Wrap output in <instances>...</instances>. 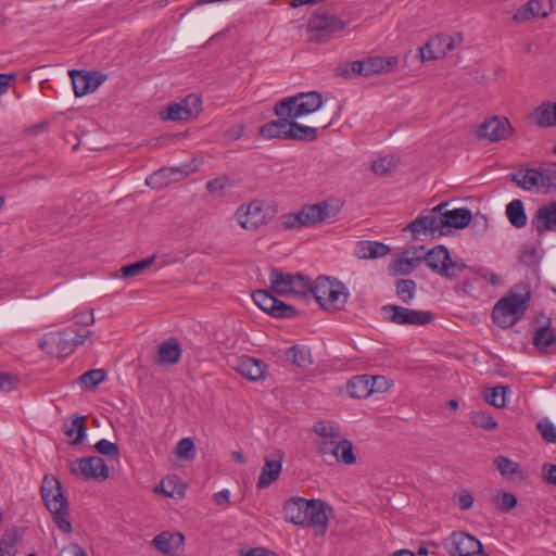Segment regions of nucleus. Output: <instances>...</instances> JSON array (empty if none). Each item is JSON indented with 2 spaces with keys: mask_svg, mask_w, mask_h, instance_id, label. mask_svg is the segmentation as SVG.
I'll return each mask as SVG.
<instances>
[{
  "mask_svg": "<svg viewBox=\"0 0 556 556\" xmlns=\"http://www.w3.org/2000/svg\"><path fill=\"white\" fill-rule=\"evenodd\" d=\"M506 216L510 224L516 228H522L527 224V215L523 202L519 199L513 200L506 206Z\"/></svg>",
  "mask_w": 556,
  "mask_h": 556,
  "instance_id": "58836bf2",
  "label": "nucleus"
},
{
  "mask_svg": "<svg viewBox=\"0 0 556 556\" xmlns=\"http://www.w3.org/2000/svg\"><path fill=\"white\" fill-rule=\"evenodd\" d=\"M492 502L500 511L508 513L516 507L517 497L510 492L497 491Z\"/></svg>",
  "mask_w": 556,
  "mask_h": 556,
  "instance_id": "8fccbe9b",
  "label": "nucleus"
},
{
  "mask_svg": "<svg viewBox=\"0 0 556 556\" xmlns=\"http://www.w3.org/2000/svg\"><path fill=\"white\" fill-rule=\"evenodd\" d=\"M390 247L379 241H361L357 243L355 255L361 260H374L386 256Z\"/></svg>",
  "mask_w": 556,
  "mask_h": 556,
  "instance_id": "2f4dec72",
  "label": "nucleus"
},
{
  "mask_svg": "<svg viewBox=\"0 0 556 556\" xmlns=\"http://www.w3.org/2000/svg\"><path fill=\"white\" fill-rule=\"evenodd\" d=\"M542 476L547 483L556 485V465L544 464L542 466Z\"/></svg>",
  "mask_w": 556,
  "mask_h": 556,
  "instance_id": "680f3d73",
  "label": "nucleus"
},
{
  "mask_svg": "<svg viewBox=\"0 0 556 556\" xmlns=\"http://www.w3.org/2000/svg\"><path fill=\"white\" fill-rule=\"evenodd\" d=\"M513 126L506 117L493 116L485 119L478 128L476 135L479 139L491 142L507 140L513 135Z\"/></svg>",
  "mask_w": 556,
  "mask_h": 556,
  "instance_id": "dca6fc26",
  "label": "nucleus"
},
{
  "mask_svg": "<svg viewBox=\"0 0 556 556\" xmlns=\"http://www.w3.org/2000/svg\"><path fill=\"white\" fill-rule=\"evenodd\" d=\"M530 298L531 292L527 285L514 286L508 294L494 305L492 312L494 324L502 328L514 326L528 311Z\"/></svg>",
  "mask_w": 556,
  "mask_h": 556,
  "instance_id": "f03ea898",
  "label": "nucleus"
},
{
  "mask_svg": "<svg viewBox=\"0 0 556 556\" xmlns=\"http://www.w3.org/2000/svg\"><path fill=\"white\" fill-rule=\"evenodd\" d=\"M71 472L85 479H106L110 469L99 456L81 457L71 463Z\"/></svg>",
  "mask_w": 556,
  "mask_h": 556,
  "instance_id": "2eb2a0df",
  "label": "nucleus"
},
{
  "mask_svg": "<svg viewBox=\"0 0 556 556\" xmlns=\"http://www.w3.org/2000/svg\"><path fill=\"white\" fill-rule=\"evenodd\" d=\"M282 468V453H278L276 459L265 458V464L257 480V488L265 489L276 481Z\"/></svg>",
  "mask_w": 556,
  "mask_h": 556,
  "instance_id": "c756f323",
  "label": "nucleus"
},
{
  "mask_svg": "<svg viewBox=\"0 0 556 556\" xmlns=\"http://www.w3.org/2000/svg\"><path fill=\"white\" fill-rule=\"evenodd\" d=\"M395 289L399 299L409 304L416 295L417 283L413 279H400L395 282Z\"/></svg>",
  "mask_w": 556,
  "mask_h": 556,
  "instance_id": "c03bdc74",
  "label": "nucleus"
},
{
  "mask_svg": "<svg viewBox=\"0 0 556 556\" xmlns=\"http://www.w3.org/2000/svg\"><path fill=\"white\" fill-rule=\"evenodd\" d=\"M279 119L271 121L264 124L260 128V135L265 139H282L290 140L288 134L290 131V124L293 117L278 116Z\"/></svg>",
  "mask_w": 556,
  "mask_h": 556,
  "instance_id": "c85d7f7f",
  "label": "nucleus"
},
{
  "mask_svg": "<svg viewBox=\"0 0 556 556\" xmlns=\"http://www.w3.org/2000/svg\"><path fill=\"white\" fill-rule=\"evenodd\" d=\"M348 392L355 399L367 397L374 392V382L368 375L355 376L348 382Z\"/></svg>",
  "mask_w": 556,
  "mask_h": 556,
  "instance_id": "72a5a7b5",
  "label": "nucleus"
},
{
  "mask_svg": "<svg viewBox=\"0 0 556 556\" xmlns=\"http://www.w3.org/2000/svg\"><path fill=\"white\" fill-rule=\"evenodd\" d=\"M343 202L339 199H326L314 204H305L298 212L283 214L279 217L283 230L315 227L328 220H336Z\"/></svg>",
  "mask_w": 556,
  "mask_h": 556,
  "instance_id": "f257e3e1",
  "label": "nucleus"
},
{
  "mask_svg": "<svg viewBox=\"0 0 556 556\" xmlns=\"http://www.w3.org/2000/svg\"><path fill=\"white\" fill-rule=\"evenodd\" d=\"M178 174L180 177H185L188 175V172H182L179 167H169V168H162L159 172H155L153 175H151L147 179V184L152 187L161 188L163 186H167L170 184L172 179L169 178L170 175Z\"/></svg>",
  "mask_w": 556,
  "mask_h": 556,
  "instance_id": "ea45409f",
  "label": "nucleus"
},
{
  "mask_svg": "<svg viewBox=\"0 0 556 556\" xmlns=\"http://www.w3.org/2000/svg\"><path fill=\"white\" fill-rule=\"evenodd\" d=\"M542 438L548 443H556V427L547 419L538 422Z\"/></svg>",
  "mask_w": 556,
  "mask_h": 556,
  "instance_id": "13d9d810",
  "label": "nucleus"
},
{
  "mask_svg": "<svg viewBox=\"0 0 556 556\" xmlns=\"http://www.w3.org/2000/svg\"><path fill=\"white\" fill-rule=\"evenodd\" d=\"M552 10L549 0H530L527 4L517 10L513 16L517 23L527 22L535 17H546Z\"/></svg>",
  "mask_w": 556,
  "mask_h": 556,
  "instance_id": "393cba45",
  "label": "nucleus"
},
{
  "mask_svg": "<svg viewBox=\"0 0 556 556\" xmlns=\"http://www.w3.org/2000/svg\"><path fill=\"white\" fill-rule=\"evenodd\" d=\"M470 421L475 427L485 431H492L497 428L496 420L484 410H472L470 413Z\"/></svg>",
  "mask_w": 556,
  "mask_h": 556,
  "instance_id": "de8ad7c7",
  "label": "nucleus"
},
{
  "mask_svg": "<svg viewBox=\"0 0 556 556\" xmlns=\"http://www.w3.org/2000/svg\"><path fill=\"white\" fill-rule=\"evenodd\" d=\"M202 111V100L198 94L191 93L184 100L173 103L161 113L163 121L182 122L198 116Z\"/></svg>",
  "mask_w": 556,
  "mask_h": 556,
  "instance_id": "ddd939ff",
  "label": "nucleus"
},
{
  "mask_svg": "<svg viewBox=\"0 0 556 556\" xmlns=\"http://www.w3.org/2000/svg\"><path fill=\"white\" fill-rule=\"evenodd\" d=\"M441 231H445V228H465L472 219L471 211L467 207H459L450 211L438 212Z\"/></svg>",
  "mask_w": 556,
  "mask_h": 556,
  "instance_id": "b1692460",
  "label": "nucleus"
},
{
  "mask_svg": "<svg viewBox=\"0 0 556 556\" xmlns=\"http://www.w3.org/2000/svg\"><path fill=\"white\" fill-rule=\"evenodd\" d=\"M311 293L318 304L327 311L342 309L350 298L344 283L325 276H319L314 282L311 281Z\"/></svg>",
  "mask_w": 556,
  "mask_h": 556,
  "instance_id": "20e7f679",
  "label": "nucleus"
},
{
  "mask_svg": "<svg viewBox=\"0 0 556 556\" xmlns=\"http://www.w3.org/2000/svg\"><path fill=\"white\" fill-rule=\"evenodd\" d=\"M156 260V254H153L139 262L125 265L119 269V275L123 278H132L141 275L146 269L150 268Z\"/></svg>",
  "mask_w": 556,
  "mask_h": 556,
  "instance_id": "37998d69",
  "label": "nucleus"
},
{
  "mask_svg": "<svg viewBox=\"0 0 556 556\" xmlns=\"http://www.w3.org/2000/svg\"><path fill=\"white\" fill-rule=\"evenodd\" d=\"M265 364L256 358L243 356L240 358L237 370L244 378L256 381L264 377Z\"/></svg>",
  "mask_w": 556,
  "mask_h": 556,
  "instance_id": "473e14b6",
  "label": "nucleus"
},
{
  "mask_svg": "<svg viewBox=\"0 0 556 556\" xmlns=\"http://www.w3.org/2000/svg\"><path fill=\"white\" fill-rule=\"evenodd\" d=\"M444 206H446L445 203L437 205L430 214L418 216L410 222L405 229L410 230L415 239H417L421 233L443 236L445 231H441L438 212Z\"/></svg>",
  "mask_w": 556,
  "mask_h": 556,
  "instance_id": "a211bd4d",
  "label": "nucleus"
},
{
  "mask_svg": "<svg viewBox=\"0 0 556 556\" xmlns=\"http://www.w3.org/2000/svg\"><path fill=\"white\" fill-rule=\"evenodd\" d=\"M536 124L542 127L556 125V101L542 103L534 112Z\"/></svg>",
  "mask_w": 556,
  "mask_h": 556,
  "instance_id": "a19ab883",
  "label": "nucleus"
},
{
  "mask_svg": "<svg viewBox=\"0 0 556 556\" xmlns=\"http://www.w3.org/2000/svg\"><path fill=\"white\" fill-rule=\"evenodd\" d=\"M519 260L522 264L527 266H533L539 261L538 250L531 245L522 247V250L519 255Z\"/></svg>",
  "mask_w": 556,
  "mask_h": 556,
  "instance_id": "bf43d9fd",
  "label": "nucleus"
},
{
  "mask_svg": "<svg viewBox=\"0 0 556 556\" xmlns=\"http://www.w3.org/2000/svg\"><path fill=\"white\" fill-rule=\"evenodd\" d=\"M472 505H473V496L471 495V493L466 490L462 491L459 494V497H458L459 508L463 510H468L472 507Z\"/></svg>",
  "mask_w": 556,
  "mask_h": 556,
  "instance_id": "338daca9",
  "label": "nucleus"
},
{
  "mask_svg": "<svg viewBox=\"0 0 556 556\" xmlns=\"http://www.w3.org/2000/svg\"><path fill=\"white\" fill-rule=\"evenodd\" d=\"M186 536L180 532L163 531L151 544L162 554L168 556L181 555L185 551Z\"/></svg>",
  "mask_w": 556,
  "mask_h": 556,
  "instance_id": "aec40b11",
  "label": "nucleus"
},
{
  "mask_svg": "<svg viewBox=\"0 0 556 556\" xmlns=\"http://www.w3.org/2000/svg\"><path fill=\"white\" fill-rule=\"evenodd\" d=\"M85 422V416H76L72 419L71 425H65L64 432L71 439L70 443L72 445L81 444L86 439L87 429Z\"/></svg>",
  "mask_w": 556,
  "mask_h": 556,
  "instance_id": "e433bc0d",
  "label": "nucleus"
},
{
  "mask_svg": "<svg viewBox=\"0 0 556 556\" xmlns=\"http://www.w3.org/2000/svg\"><path fill=\"white\" fill-rule=\"evenodd\" d=\"M270 290H255L252 293L254 303L275 318H292L296 315L294 306L278 300Z\"/></svg>",
  "mask_w": 556,
  "mask_h": 556,
  "instance_id": "9b49d317",
  "label": "nucleus"
},
{
  "mask_svg": "<svg viewBox=\"0 0 556 556\" xmlns=\"http://www.w3.org/2000/svg\"><path fill=\"white\" fill-rule=\"evenodd\" d=\"M321 105L323 97L319 92H300L277 102L274 111L277 116H289L295 119L316 112Z\"/></svg>",
  "mask_w": 556,
  "mask_h": 556,
  "instance_id": "39448f33",
  "label": "nucleus"
},
{
  "mask_svg": "<svg viewBox=\"0 0 556 556\" xmlns=\"http://www.w3.org/2000/svg\"><path fill=\"white\" fill-rule=\"evenodd\" d=\"M508 387H494L488 389L484 393V401L496 408H503L506 406V393Z\"/></svg>",
  "mask_w": 556,
  "mask_h": 556,
  "instance_id": "09e8293b",
  "label": "nucleus"
},
{
  "mask_svg": "<svg viewBox=\"0 0 556 556\" xmlns=\"http://www.w3.org/2000/svg\"><path fill=\"white\" fill-rule=\"evenodd\" d=\"M556 343V332L551 327V320L547 325L540 326L533 336V345L540 351L545 352L551 345Z\"/></svg>",
  "mask_w": 556,
  "mask_h": 556,
  "instance_id": "c9c22d12",
  "label": "nucleus"
},
{
  "mask_svg": "<svg viewBox=\"0 0 556 556\" xmlns=\"http://www.w3.org/2000/svg\"><path fill=\"white\" fill-rule=\"evenodd\" d=\"M425 247H409L405 249L391 265L392 269L401 275H409L424 262Z\"/></svg>",
  "mask_w": 556,
  "mask_h": 556,
  "instance_id": "412c9836",
  "label": "nucleus"
},
{
  "mask_svg": "<svg viewBox=\"0 0 556 556\" xmlns=\"http://www.w3.org/2000/svg\"><path fill=\"white\" fill-rule=\"evenodd\" d=\"M181 348L176 338L164 341L159 345L157 361L160 365H176L181 357Z\"/></svg>",
  "mask_w": 556,
  "mask_h": 556,
  "instance_id": "7c9ffc66",
  "label": "nucleus"
},
{
  "mask_svg": "<svg viewBox=\"0 0 556 556\" xmlns=\"http://www.w3.org/2000/svg\"><path fill=\"white\" fill-rule=\"evenodd\" d=\"M313 431L319 438L316 445L317 452L321 455L331 454L336 444L342 438L339 425L329 420L316 421Z\"/></svg>",
  "mask_w": 556,
  "mask_h": 556,
  "instance_id": "4468645a",
  "label": "nucleus"
},
{
  "mask_svg": "<svg viewBox=\"0 0 556 556\" xmlns=\"http://www.w3.org/2000/svg\"><path fill=\"white\" fill-rule=\"evenodd\" d=\"M424 262L428 267L447 279H454L466 268L465 264L452 261L450 251L444 245H437L429 251H425Z\"/></svg>",
  "mask_w": 556,
  "mask_h": 556,
  "instance_id": "0eeeda50",
  "label": "nucleus"
},
{
  "mask_svg": "<svg viewBox=\"0 0 556 556\" xmlns=\"http://www.w3.org/2000/svg\"><path fill=\"white\" fill-rule=\"evenodd\" d=\"M106 372L104 369H91L79 377V381L86 388H94L104 381Z\"/></svg>",
  "mask_w": 556,
  "mask_h": 556,
  "instance_id": "6e6d98bb",
  "label": "nucleus"
},
{
  "mask_svg": "<svg viewBox=\"0 0 556 556\" xmlns=\"http://www.w3.org/2000/svg\"><path fill=\"white\" fill-rule=\"evenodd\" d=\"M345 26L346 23L334 14L314 13L308 20V29L316 34L312 40L317 42L328 41L332 35L342 31Z\"/></svg>",
  "mask_w": 556,
  "mask_h": 556,
  "instance_id": "1a4fd4ad",
  "label": "nucleus"
},
{
  "mask_svg": "<svg viewBox=\"0 0 556 556\" xmlns=\"http://www.w3.org/2000/svg\"><path fill=\"white\" fill-rule=\"evenodd\" d=\"M93 323H94V317H93V313L91 311V312H88V313H80V314L76 315L75 316L74 325L76 327L79 326V327L88 328Z\"/></svg>",
  "mask_w": 556,
  "mask_h": 556,
  "instance_id": "0e129e2a",
  "label": "nucleus"
},
{
  "mask_svg": "<svg viewBox=\"0 0 556 556\" xmlns=\"http://www.w3.org/2000/svg\"><path fill=\"white\" fill-rule=\"evenodd\" d=\"M463 43V35H438L430 38L424 47L419 48L421 61L439 60L447 55Z\"/></svg>",
  "mask_w": 556,
  "mask_h": 556,
  "instance_id": "9d476101",
  "label": "nucleus"
},
{
  "mask_svg": "<svg viewBox=\"0 0 556 556\" xmlns=\"http://www.w3.org/2000/svg\"><path fill=\"white\" fill-rule=\"evenodd\" d=\"M45 506L52 515L53 522L59 530L71 533L73 528L70 521L68 502L63 494L61 482L53 476L46 475L40 489Z\"/></svg>",
  "mask_w": 556,
  "mask_h": 556,
  "instance_id": "7ed1b4c3",
  "label": "nucleus"
},
{
  "mask_svg": "<svg viewBox=\"0 0 556 556\" xmlns=\"http://www.w3.org/2000/svg\"><path fill=\"white\" fill-rule=\"evenodd\" d=\"M96 450L99 454L118 458L119 457V447L116 443H113L109 440L102 439L96 444Z\"/></svg>",
  "mask_w": 556,
  "mask_h": 556,
  "instance_id": "4d7b16f0",
  "label": "nucleus"
},
{
  "mask_svg": "<svg viewBox=\"0 0 556 556\" xmlns=\"http://www.w3.org/2000/svg\"><path fill=\"white\" fill-rule=\"evenodd\" d=\"M269 282L270 291L280 296L309 294L311 280L302 274H285L278 268H271Z\"/></svg>",
  "mask_w": 556,
  "mask_h": 556,
  "instance_id": "423d86ee",
  "label": "nucleus"
},
{
  "mask_svg": "<svg viewBox=\"0 0 556 556\" xmlns=\"http://www.w3.org/2000/svg\"><path fill=\"white\" fill-rule=\"evenodd\" d=\"M308 504L312 506L307 509V522L305 526L314 527L317 535H324L327 531V513L332 511V508L321 500H309Z\"/></svg>",
  "mask_w": 556,
  "mask_h": 556,
  "instance_id": "4be33fe9",
  "label": "nucleus"
},
{
  "mask_svg": "<svg viewBox=\"0 0 556 556\" xmlns=\"http://www.w3.org/2000/svg\"><path fill=\"white\" fill-rule=\"evenodd\" d=\"M365 66V77H369L378 74L390 73L395 70L400 63L399 56L396 55H375L368 56L363 60Z\"/></svg>",
  "mask_w": 556,
  "mask_h": 556,
  "instance_id": "bb28decb",
  "label": "nucleus"
},
{
  "mask_svg": "<svg viewBox=\"0 0 556 556\" xmlns=\"http://www.w3.org/2000/svg\"><path fill=\"white\" fill-rule=\"evenodd\" d=\"M68 74L72 78L74 93L79 98L96 91L106 79L105 75L98 72L72 70Z\"/></svg>",
  "mask_w": 556,
  "mask_h": 556,
  "instance_id": "f3484780",
  "label": "nucleus"
},
{
  "mask_svg": "<svg viewBox=\"0 0 556 556\" xmlns=\"http://www.w3.org/2000/svg\"><path fill=\"white\" fill-rule=\"evenodd\" d=\"M244 134V125L238 124L228 128L225 132V139L228 141H236Z\"/></svg>",
  "mask_w": 556,
  "mask_h": 556,
  "instance_id": "e2e57ef3",
  "label": "nucleus"
},
{
  "mask_svg": "<svg viewBox=\"0 0 556 556\" xmlns=\"http://www.w3.org/2000/svg\"><path fill=\"white\" fill-rule=\"evenodd\" d=\"M290 131L288 134L290 140H299L304 142H312L317 138V128L301 125L294 119H291Z\"/></svg>",
  "mask_w": 556,
  "mask_h": 556,
  "instance_id": "79ce46f5",
  "label": "nucleus"
},
{
  "mask_svg": "<svg viewBox=\"0 0 556 556\" xmlns=\"http://www.w3.org/2000/svg\"><path fill=\"white\" fill-rule=\"evenodd\" d=\"M17 378L14 375L5 374L0 371V390L11 391L15 388Z\"/></svg>",
  "mask_w": 556,
  "mask_h": 556,
  "instance_id": "052dcab7",
  "label": "nucleus"
},
{
  "mask_svg": "<svg viewBox=\"0 0 556 556\" xmlns=\"http://www.w3.org/2000/svg\"><path fill=\"white\" fill-rule=\"evenodd\" d=\"M176 455L180 459L192 460L195 457V445L191 438L181 439L176 445Z\"/></svg>",
  "mask_w": 556,
  "mask_h": 556,
  "instance_id": "5fc2aeb1",
  "label": "nucleus"
},
{
  "mask_svg": "<svg viewBox=\"0 0 556 556\" xmlns=\"http://www.w3.org/2000/svg\"><path fill=\"white\" fill-rule=\"evenodd\" d=\"M287 358L300 368H307L312 364L309 350L303 346H292L287 353Z\"/></svg>",
  "mask_w": 556,
  "mask_h": 556,
  "instance_id": "49530a36",
  "label": "nucleus"
},
{
  "mask_svg": "<svg viewBox=\"0 0 556 556\" xmlns=\"http://www.w3.org/2000/svg\"><path fill=\"white\" fill-rule=\"evenodd\" d=\"M330 455L334 456L337 462L345 465H353L356 463V457L353 452V444L348 439L341 438Z\"/></svg>",
  "mask_w": 556,
  "mask_h": 556,
  "instance_id": "4c0bfd02",
  "label": "nucleus"
},
{
  "mask_svg": "<svg viewBox=\"0 0 556 556\" xmlns=\"http://www.w3.org/2000/svg\"><path fill=\"white\" fill-rule=\"evenodd\" d=\"M507 179L523 190H532L534 187L547 186L544 179V173L540 169L529 168L525 173L519 170L517 173L509 174Z\"/></svg>",
  "mask_w": 556,
  "mask_h": 556,
  "instance_id": "cd10ccee",
  "label": "nucleus"
},
{
  "mask_svg": "<svg viewBox=\"0 0 556 556\" xmlns=\"http://www.w3.org/2000/svg\"><path fill=\"white\" fill-rule=\"evenodd\" d=\"M450 556L485 555L482 543L466 532H453L445 541Z\"/></svg>",
  "mask_w": 556,
  "mask_h": 556,
  "instance_id": "f8f14e48",
  "label": "nucleus"
},
{
  "mask_svg": "<svg viewBox=\"0 0 556 556\" xmlns=\"http://www.w3.org/2000/svg\"><path fill=\"white\" fill-rule=\"evenodd\" d=\"M399 161L395 156L380 157L371 164V170L378 176H386L395 169Z\"/></svg>",
  "mask_w": 556,
  "mask_h": 556,
  "instance_id": "603ef678",
  "label": "nucleus"
},
{
  "mask_svg": "<svg viewBox=\"0 0 556 556\" xmlns=\"http://www.w3.org/2000/svg\"><path fill=\"white\" fill-rule=\"evenodd\" d=\"M18 539L15 529L5 530L0 539V556H14Z\"/></svg>",
  "mask_w": 556,
  "mask_h": 556,
  "instance_id": "a18cd8bd",
  "label": "nucleus"
},
{
  "mask_svg": "<svg viewBox=\"0 0 556 556\" xmlns=\"http://www.w3.org/2000/svg\"><path fill=\"white\" fill-rule=\"evenodd\" d=\"M384 319L401 326H425L433 320L428 311H417L400 305H384L381 308Z\"/></svg>",
  "mask_w": 556,
  "mask_h": 556,
  "instance_id": "6e6552de",
  "label": "nucleus"
},
{
  "mask_svg": "<svg viewBox=\"0 0 556 556\" xmlns=\"http://www.w3.org/2000/svg\"><path fill=\"white\" fill-rule=\"evenodd\" d=\"M240 556H279L276 552L264 547H252L247 552H241Z\"/></svg>",
  "mask_w": 556,
  "mask_h": 556,
  "instance_id": "774afa93",
  "label": "nucleus"
},
{
  "mask_svg": "<svg viewBox=\"0 0 556 556\" xmlns=\"http://www.w3.org/2000/svg\"><path fill=\"white\" fill-rule=\"evenodd\" d=\"M365 73L363 60L345 63L337 68V75L344 79H352L357 76L365 77Z\"/></svg>",
  "mask_w": 556,
  "mask_h": 556,
  "instance_id": "3c124183",
  "label": "nucleus"
},
{
  "mask_svg": "<svg viewBox=\"0 0 556 556\" xmlns=\"http://www.w3.org/2000/svg\"><path fill=\"white\" fill-rule=\"evenodd\" d=\"M239 225L245 230H256L264 224L263 206L258 201L240 205L235 214Z\"/></svg>",
  "mask_w": 556,
  "mask_h": 556,
  "instance_id": "6ab92c4d",
  "label": "nucleus"
},
{
  "mask_svg": "<svg viewBox=\"0 0 556 556\" xmlns=\"http://www.w3.org/2000/svg\"><path fill=\"white\" fill-rule=\"evenodd\" d=\"M309 500L303 497H294L283 506L285 519L293 525L305 526L307 522V509L309 508Z\"/></svg>",
  "mask_w": 556,
  "mask_h": 556,
  "instance_id": "a878e982",
  "label": "nucleus"
},
{
  "mask_svg": "<svg viewBox=\"0 0 556 556\" xmlns=\"http://www.w3.org/2000/svg\"><path fill=\"white\" fill-rule=\"evenodd\" d=\"M73 331L75 337L72 340L76 346L83 344L92 334V331L85 327H76Z\"/></svg>",
  "mask_w": 556,
  "mask_h": 556,
  "instance_id": "69168bd1",
  "label": "nucleus"
},
{
  "mask_svg": "<svg viewBox=\"0 0 556 556\" xmlns=\"http://www.w3.org/2000/svg\"><path fill=\"white\" fill-rule=\"evenodd\" d=\"M493 464L496 470L508 480H514L516 477L525 478L520 465L505 456L495 457Z\"/></svg>",
  "mask_w": 556,
  "mask_h": 556,
  "instance_id": "f704fd0d",
  "label": "nucleus"
},
{
  "mask_svg": "<svg viewBox=\"0 0 556 556\" xmlns=\"http://www.w3.org/2000/svg\"><path fill=\"white\" fill-rule=\"evenodd\" d=\"M531 226L539 235L556 232V201L540 206L531 219Z\"/></svg>",
  "mask_w": 556,
  "mask_h": 556,
  "instance_id": "5701e85b",
  "label": "nucleus"
},
{
  "mask_svg": "<svg viewBox=\"0 0 556 556\" xmlns=\"http://www.w3.org/2000/svg\"><path fill=\"white\" fill-rule=\"evenodd\" d=\"M50 339L52 343L56 344L58 354L60 355H68L76 348L72 338H68V336L65 332L50 333Z\"/></svg>",
  "mask_w": 556,
  "mask_h": 556,
  "instance_id": "864d4df0",
  "label": "nucleus"
}]
</instances>
